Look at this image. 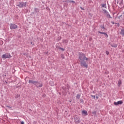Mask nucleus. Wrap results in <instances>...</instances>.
Returning a JSON list of instances; mask_svg holds the SVG:
<instances>
[{
	"mask_svg": "<svg viewBox=\"0 0 124 124\" xmlns=\"http://www.w3.org/2000/svg\"><path fill=\"white\" fill-rule=\"evenodd\" d=\"M98 33H101V34H104V33H105V32H101V31H98Z\"/></svg>",
	"mask_w": 124,
	"mask_h": 124,
	"instance_id": "nucleus-13",
	"label": "nucleus"
},
{
	"mask_svg": "<svg viewBox=\"0 0 124 124\" xmlns=\"http://www.w3.org/2000/svg\"><path fill=\"white\" fill-rule=\"evenodd\" d=\"M71 2H73L74 3H75V1H73V0H72V1H71Z\"/></svg>",
	"mask_w": 124,
	"mask_h": 124,
	"instance_id": "nucleus-25",
	"label": "nucleus"
},
{
	"mask_svg": "<svg viewBox=\"0 0 124 124\" xmlns=\"http://www.w3.org/2000/svg\"><path fill=\"white\" fill-rule=\"evenodd\" d=\"M92 114H96V112L95 111H94V112H92Z\"/></svg>",
	"mask_w": 124,
	"mask_h": 124,
	"instance_id": "nucleus-24",
	"label": "nucleus"
},
{
	"mask_svg": "<svg viewBox=\"0 0 124 124\" xmlns=\"http://www.w3.org/2000/svg\"><path fill=\"white\" fill-rule=\"evenodd\" d=\"M61 57L62 58V59H64V56H63V55H62Z\"/></svg>",
	"mask_w": 124,
	"mask_h": 124,
	"instance_id": "nucleus-20",
	"label": "nucleus"
},
{
	"mask_svg": "<svg viewBox=\"0 0 124 124\" xmlns=\"http://www.w3.org/2000/svg\"><path fill=\"white\" fill-rule=\"evenodd\" d=\"M79 61L80 62V64L82 66H84V67H88V64L86 63V62H85V61H88L89 60V58H87L86 57V55L84 54L83 53H80L79 55Z\"/></svg>",
	"mask_w": 124,
	"mask_h": 124,
	"instance_id": "nucleus-1",
	"label": "nucleus"
},
{
	"mask_svg": "<svg viewBox=\"0 0 124 124\" xmlns=\"http://www.w3.org/2000/svg\"><path fill=\"white\" fill-rule=\"evenodd\" d=\"M60 50H61L62 51H64V49L62 47L60 48Z\"/></svg>",
	"mask_w": 124,
	"mask_h": 124,
	"instance_id": "nucleus-18",
	"label": "nucleus"
},
{
	"mask_svg": "<svg viewBox=\"0 0 124 124\" xmlns=\"http://www.w3.org/2000/svg\"><path fill=\"white\" fill-rule=\"evenodd\" d=\"M7 107L9 108V109H11V107L8 106H7Z\"/></svg>",
	"mask_w": 124,
	"mask_h": 124,
	"instance_id": "nucleus-19",
	"label": "nucleus"
},
{
	"mask_svg": "<svg viewBox=\"0 0 124 124\" xmlns=\"http://www.w3.org/2000/svg\"><path fill=\"white\" fill-rule=\"evenodd\" d=\"M96 98H97V99H98V96H96Z\"/></svg>",
	"mask_w": 124,
	"mask_h": 124,
	"instance_id": "nucleus-27",
	"label": "nucleus"
},
{
	"mask_svg": "<svg viewBox=\"0 0 124 124\" xmlns=\"http://www.w3.org/2000/svg\"><path fill=\"white\" fill-rule=\"evenodd\" d=\"M20 124H25V123H24L23 121L21 122V123H20Z\"/></svg>",
	"mask_w": 124,
	"mask_h": 124,
	"instance_id": "nucleus-22",
	"label": "nucleus"
},
{
	"mask_svg": "<svg viewBox=\"0 0 124 124\" xmlns=\"http://www.w3.org/2000/svg\"><path fill=\"white\" fill-rule=\"evenodd\" d=\"M26 5L27 2H20L18 5H17V6H18V7H23V6H26Z\"/></svg>",
	"mask_w": 124,
	"mask_h": 124,
	"instance_id": "nucleus-5",
	"label": "nucleus"
},
{
	"mask_svg": "<svg viewBox=\"0 0 124 124\" xmlns=\"http://www.w3.org/2000/svg\"><path fill=\"white\" fill-rule=\"evenodd\" d=\"M121 84H122V80H119L118 81V86L120 87V86H121Z\"/></svg>",
	"mask_w": 124,
	"mask_h": 124,
	"instance_id": "nucleus-9",
	"label": "nucleus"
},
{
	"mask_svg": "<svg viewBox=\"0 0 124 124\" xmlns=\"http://www.w3.org/2000/svg\"><path fill=\"white\" fill-rule=\"evenodd\" d=\"M106 55H109V52H108V51H106Z\"/></svg>",
	"mask_w": 124,
	"mask_h": 124,
	"instance_id": "nucleus-16",
	"label": "nucleus"
},
{
	"mask_svg": "<svg viewBox=\"0 0 124 124\" xmlns=\"http://www.w3.org/2000/svg\"><path fill=\"white\" fill-rule=\"evenodd\" d=\"M91 96L92 97H93L94 99H95V96L92 95Z\"/></svg>",
	"mask_w": 124,
	"mask_h": 124,
	"instance_id": "nucleus-17",
	"label": "nucleus"
},
{
	"mask_svg": "<svg viewBox=\"0 0 124 124\" xmlns=\"http://www.w3.org/2000/svg\"><path fill=\"white\" fill-rule=\"evenodd\" d=\"M121 34L124 36V29L121 30Z\"/></svg>",
	"mask_w": 124,
	"mask_h": 124,
	"instance_id": "nucleus-10",
	"label": "nucleus"
},
{
	"mask_svg": "<svg viewBox=\"0 0 124 124\" xmlns=\"http://www.w3.org/2000/svg\"><path fill=\"white\" fill-rule=\"evenodd\" d=\"M31 44H32V42H31Z\"/></svg>",
	"mask_w": 124,
	"mask_h": 124,
	"instance_id": "nucleus-28",
	"label": "nucleus"
},
{
	"mask_svg": "<svg viewBox=\"0 0 124 124\" xmlns=\"http://www.w3.org/2000/svg\"><path fill=\"white\" fill-rule=\"evenodd\" d=\"M17 28H18V26L15 24H11L10 25V28L11 30H15V29H17Z\"/></svg>",
	"mask_w": 124,
	"mask_h": 124,
	"instance_id": "nucleus-4",
	"label": "nucleus"
},
{
	"mask_svg": "<svg viewBox=\"0 0 124 124\" xmlns=\"http://www.w3.org/2000/svg\"><path fill=\"white\" fill-rule=\"evenodd\" d=\"M29 83L30 84L31 83V84H33V85H35L36 87H37V88H41V87H42V86H43V84H41L40 83H38V82L36 81H33V80H30L29 81Z\"/></svg>",
	"mask_w": 124,
	"mask_h": 124,
	"instance_id": "nucleus-2",
	"label": "nucleus"
},
{
	"mask_svg": "<svg viewBox=\"0 0 124 124\" xmlns=\"http://www.w3.org/2000/svg\"><path fill=\"white\" fill-rule=\"evenodd\" d=\"M112 47H114V48H116V47H117V45H111Z\"/></svg>",
	"mask_w": 124,
	"mask_h": 124,
	"instance_id": "nucleus-14",
	"label": "nucleus"
},
{
	"mask_svg": "<svg viewBox=\"0 0 124 124\" xmlns=\"http://www.w3.org/2000/svg\"><path fill=\"white\" fill-rule=\"evenodd\" d=\"M53 84L51 86H54V83H53V82H50V84Z\"/></svg>",
	"mask_w": 124,
	"mask_h": 124,
	"instance_id": "nucleus-21",
	"label": "nucleus"
},
{
	"mask_svg": "<svg viewBox=\"0 0 124 124\" xmlns=\"http://www.w3.org/2000/svg\"><path fill=\"white\" fill-rule=\"evenodd\" d=\"M74 120L76 123H79V118L77 116H75Z\"/></svg>",
	"mask_w": 124,
	"mask_h": 124,
	"instance_id": "nucleus-8",
	"label": "nucleus"
},
{
	"mask_svg": "<svg viewBox=\"0 0 124 124\" xmlns=\"http://www.w3.org/2000/svg\"><path fill=\"white\" fill-rule=\"evenodd\" d=\"M1 58L2 59H10L11 58H12V56H11L9 53H5V54H3L2 55Z\"/></svg>",
	"mask_w": 124,
	"mask_h": 124,
	"instance_id": "nucleus-3",
	"label": "nucleus"
},
{
	"mask_svg": "<svg viewBox=\"0 0 124 124\" xmlns=\"http://www.w3.org/2000/svg\"><path fill=\"white\" fill-rule=\"evenodd\" d=\"M114 105H116V106L119 105V104H123V101H118V102H114Z\"/></svg>",
	"mask_w": 124,
	"mask_h": 124,
	"instance_id": "nucleus-6",
	"label": "nucleus"
},
{
	"mask_svg": "<svg viewBox=\"0 0 124 124\" xmlns=\"http://www.w3.org/2000/svg\"><path fill=\"white\" fill-rule=\"evenodd\" d=\"M63 43H64V44H66V43H67L68 41L67 40H63L62 41Z\"/></svg>",
	"mask_w": 124,
	"mask_h": 124,
	"instance_id": "nucleus-11",
	"label": "nucleus"
},
{
	"mask_svg": "<svg viewBox=\"0 0 124 124\" xmlns=\"http://www.w3.org/2000/svg\"><path fill=\"white\" fill-rule=\"evenodd\" d=\"M81 8V9H82V10H83L84 9H83V8Z\"/></svg>",
	"mask_w": 124,
	"mask_h": 124,
	"instance_id": "nucleus-29",
	"label": "nucleus"
},
{
	"mask_svg": "<svg viewBox=\"0 0 124 124\" xmlns=\"http://www.w3.org/2000/svg\"><path fill=\"white\" fill-rule=\"evenodd\" d=\"M82 114H83V115H84V116H88V112H87V111L86 110H82L81 111Z\"/></svg>",
	"mask_w": 124,
	"mask_h": 124,
	"instance_id": "nucleus-7",
	"label": "nucleus"
},
{
	"mask_svg": "<svg viewBox=\"0 0 124 124\" xmlns=\"http://www.w3.org/2000/svg\"><path fill=\"white\" fill-rule=\"evenodd\" d=\"M77 98H79V97H80V96H79V95H78L77 96Z\"/></svg>",
	"mask_w": 124,
	"mask_h": 124,
	"instance_id": "nucleus-23",
	"label": "nucleus"
},
{
	"mask_svg": "<svg viewBox=\"0 0 124 124\" xmlns=\"http://www.w3.org/2000/svg\"><path fill=\"white\" fill-rule=\"evenodd\" d=\"M102 7H105V8H106V4H102Z\"/></svg>",
	"mask_w": 124,
	"mask_h": 124,
	"instance_id": "nucleus-12",
	"label": "nucleus"
},
{
	"mask_svg": "<svg viewBox=\"0 0 124 124\" xmlns=\"http://www.w3.org/2000/svg\"><path fill=\"white\" fill-rule=\"evenodd\" d=\"M108 16L109 18H111V16H110V15H108Z\"/></svg>",
	"mask_w": 124,
	"mask_h": 124,
	"instance_id": "nucleus-26",
	"label": "nucleus"
},
{
	"mask_svg": "<svg viewBox=\"0 0 124 124\" xmlns=\"http://www.w3.org/2000/svg\"><path fill=\"white\" fill-rule=\"evenodd\" d=\"M104 34L106 35V37H108V34H107V33H105Z\"/></svg>",
	"mask_w": 124,
	"mask_h": 124,
	"instance_id": "nucleus-15",
	"label": "nucleus"
}]
</instances>
